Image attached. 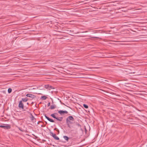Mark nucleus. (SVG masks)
Here are the masks:
<instances>
[{"label": "nucleus", "instance_id": "nucleus-12", "mask_svg": "<svg viewBox=\"0 0 147 147\" xmlns=\"http://www.w3.org/2000/svg\"><path fill=\"white\" fill-rule=\"evenodd\" d=\"M28 98L26 97L25 98H22V101L24 102H26L28 101Z\"/></svg>", "mask_w": 147, "mask_h": 147}, {"label": "nucleus", "instance_id": "nucleus-3", "mask_svg": "<svg viewBox=\"0 0 147 147\" xmlns=\"http://www.w3.org/2000/svg\"><path fill=\"white\" fill-rule=\"evenodd\" d=\"M50 135L52 136L55 140H59V138L57 136H56L55 134L53 133L52 132H50Z\"/></svg>", "mask_w": 147, "mask_h": 147}, {"label": "nucleus", "instance_id": "nucleus-7", "mask_svg": "<svg viewBox=\"0 0 147 147\" xmlns=\"http://www.w3.org/2000/svg\"><path fill=\"white\" fill-rule=\"evenodd\" d=\"M19 107L23 109L24 108V106L23 103L22 102V101H20L19 102L18 105Z\"/></svg>", "mask_w": 147, "mask_h": 147}, {"label": "nucleus", "instance_id": "nucleus-19", "mask_svg": "<svg viewBox=\"0 0 147 147\" xmlns=\"http://www.w3.org/2000/svg\"><path fill=\"white\" fill-rule=\"evenodd\" d=\"M60 102H61V104L62 105H65V106H66L62 102L61 100L60 101Z\"/></svg>", "mask_w": 147, "mask_h": 147}, {"label": "nucleus", "instance_id": "nucleus-1", "mask_svg": "<svg viewBox=\"0 0 147 147\" xmlns=\"http://www.w3.org/2000/svg\"><path fill=\"white\" fill-rule=\"evenodd\" d=\"M74 121V118L72 116H69L66 119V123L68 127L69 128H71L70 124H73V123L72 121Z\"/></svg>", "mask_w": 147, "mask_h": 147}, {"label": "nucleus", "instance_id": "nucleus-10", "mask_svg": "<svg viewBox=\"0 0 147 147\" xmlns=\"http://www.w3.org/2000/svg\"><path fill=\"white\" fill-rule=\"evenodd\" d=\"M45 88H46V89H48V88L52 89V88H53L52 86H51L48 84L45 85Z\"/></svg>", "mask_w": 147, "mask_h": 147}, {"label": "nucleus", "instance_id": "nucleus-13", "mask_svg": "<svg viewBox=\"0 0 147 147\" xmlns=\"http://www.w3.org/2000/svg\"><path fill=\"white\" fill-rule=\"evenodd\" d=\"M56 107V105H51L50 107V109H55Z\"/></svg>", "mask_w": 147, "mask_h": 147}, {"label": "nucleus", "instance_id": "nucleus-20", "mask_svg": "<svg viewBox=\"0 0 147 147\" xmlns=\"http://www.w3.org/2000/svg\"><path fill=\"white\" fill-rule=\"evenodd\" d=\"M50 105V103L49 102L47 104V106L48 107Z\"/></svg>", "mask_w": 147, "mask_h": 147}, {"label": "nucleus", "instance_id": "nucleus-8", "mask_svg": "<svg viewBox=\"0 0 147 147\" xmlns=\"http://www.w3.org/2000/svg\"><path fill=\"white\" fill-rule=\"evenodd\" d=\"M76 126L77 127H76V130H77L78 129H81V125H80L79 123H76Z\"/></svg>", "mask_w": 147, "mask_h": 147}, {"label": "nucleus", "instance_id": "nucleus-17", "mask_svg": "<svg viewBox=\"0 0 147 147\" xmlns=\"http://www.w3.org/2000/svg\"><path fill=\"white\" fill-rule=\"evenodd\" d=\"M12 91V89L11 88H9L8 90V92L9 93H10Z\"/></svg>", "mask_w": 147, "mask_h": 147}, {"label": "nucleus", "instance_id": "nucleus-16", "mask_svg": "<svg viewBox=\"0 0 147 147\" xmlns=\"http://www.w3.org/2000/svg\"><path fill=\"white\" fill-rule=\"evenodd\" d=\"M83 105L84 107L86 109H87L88 108V106L86 104H84Z\"/></svg>", "mask_w": 147, "mask_h": 147}, {"label": "nucleus", "instance_id": "nucleus-4", "mask_svg": "<svg viewBox=\"0 0 147 147\" xmlns=\"http://www.w3.org/2000/svg\"><path fill=\"white\" fill-rule=\"evenodd\" d=\"M0 127L3 128L4 129H9L11 128L9 125H0Z\"/></svg>", "mask_w": 147, "mask_h": 147}, {"label": "nucleus", "instance_id": "nucleus-6", "mask_svg": "<svg viewBox=\"0 0 147 147\" xmlns=\"http://www.w3.org/2000/svg\"><path fill=\"white\" fill-rule=\"evenodd\" d=\"M26 96L27 97L31 98L33 99L34 98L36 97V96L35 95H33L32 94H27L26 95Z\"/></svg>", "mask_w": 147, "mask_h": 147}, {"label": "nucleus", "instance_id": "nucleus-9", "mask_svg": "<svg viewBox=\"0 0 147 147\" xmlns=\"http://www.w3.org/2000/svg\"><path fill=\"white\" fill-rule=\"evenodd\" d=\"M45 118L47 119L48 120H49V121H50L51 122H54V121L52 119H50L48 117L46 116V115H45Z\"/></svg>", "mask_w": 147, "mask_h": 147}, {"label": "nucleus", "instance_id": "nucleus-2", "mask_svg": "<svg viewBox=\"0 0 147 147\" xmlns=\"http://www.w3.org/2000/svg\"><path fill=\"white\" fill-rule=\"evenodd\" d=\"M57 113H55L51 114V116L53 118L59 121H61L63 119V117H56L55 116V115H57Z\"/></svg>", "mask_w": 147, "mask_h": 147}, {"label": "nucleus", "instance_id": "nucleus-5", "mask_svg": "<svg viewBox=\"0 0 147 147\" xmlns=\"http://www.w3.org/2000/svg\"><path fill=\"white\" fill-rule=\"evenodd\" d=\"M58 113L61 115H64L65 114H67L68 112L66 111L59 110L58 111Z\"/></svg>", "mask_w": 147, "mask_h": 147}, {"label": "nucleus", "instance_id": "nucleus-11", "mask_svg": "<svg viewBox=\"0 0 147 147\" xmlns=\"http://www.w3.org/2000/svg\"><path fill=\"white\" fill-rule=\"evenodd\" d=\"M30 114L31 115L30 118L31 119V120L32 121H34V120H35L36 119L32 114L31 113H30Z\"/></svg>", "mask_w": 147, "mask_h": 147}, {"label": "nucleus", "instance_id": "nucleus-14", "mask_svg": "<svg viewBox=\"0 0 147 147\" xmlns=\"http://www.w3.org/2000/svg\"><path fill=\"white\" fill-rule=\"evenodd\" d=\"M63 137L65 140H67V141H68V140L69 139V138L66 136H64Z\"/></svg>", "mask_w": 147, "mask_h": 147}, {"label": "nucleus", "instance_id": "nucleus-21", "mask_svg": "<svg viewBox=\"0 0 147 147\" xmlns=\"http://www.w3.org/2000/svg\"><path fill=\"white\" fill-rule=\"evenodd\" d=\"M135 73V72H132V73Z\"/></svg>", "mask_w": 147, "mask_h": 147}, {"label": "nucleus", "instance_id": "nucleus-15", "mask_svg": "<svg viewBox=\"0 0 147 147\" xmlns=\"http://www.w3.org/2000/svg\"><path fill=\"white\" fill-rule=\"evenodd\" d=\"M47 98V97L45 96H43L41 97V99L45 100Z\"/></svg>", "mask_w": 147, "mask_h": 147}, {"label": "nucleus", "instance_id": "nucleus-18", "mask_svg": "<svg viewBox=\"0 0 147 147\" xmlns=\"http://www.w3.org/2000/svg\"><path fill=\"white\" fill-rule=\"evenodd\" d=\"M90 37L91 38H99V39H101L100 38L98 37H92L90 36Z\"/></svg>", "mask_w": 147, "mask_h": 147}]
</instances>
